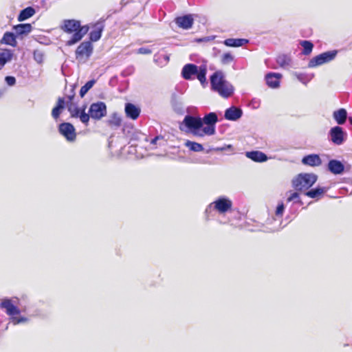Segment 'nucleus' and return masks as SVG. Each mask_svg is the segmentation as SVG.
<instances>
[{"label": "nucleus", "mask_w": 352, "mask_h": 352, "mask_svg": "<svg viewBox=\"0 0 352 352\" xmlns=\"http://www.w3.org/2000/svg\"><path fill=\"white\" fill-rule=\"evenodd\" d=\"M61 28L65 32L74 33L71 38L66 43L68 46L80 41L89 30L87 25L81 26L80 21L74 19L65 20Z\"/></svg>", "instance_id": "2"}, {"label": "nucleus", "mask_w": 352, "mask_h": 352, "mask_svg": "<svg viewBox=\"0 0 352 352\" xmlns=\"http://www.w3.org/2000/svg\"><path fill=\"white\" fill-rule=\"evenodd\" d=\"M122 122L121 118L117 114L114 113L110 120V124L116 126H120Z\"/></svg>", "instance_id": "37"}, {"label": "nucleus", "mask_w": 352, "mask_h": 352, "mask_svg": "<svg viewBox=\"0 0 352 352\" xmlns=\"http://www.w3.org/2000/svg\"><path fill=\"white\" fill-rule=\"evenodd\" d=\"M197 72H196L197 78L199 80L202 85H204L206 82V73L207 67L206 65H202L198 67Z\"/></svg>", "instance_id": "26"}, {"label": "nucleus", "mask_w": 352, "mask_h": 352, "mask_svg": "<svg viewBox=\"0 0 352 352\" xmlns=\"http://www.w3.org/2000/svg\"><path fill=\"white\" fill-rule=\"evenodd\" d=\"M12 57V54L10 50H4L0 51V69L9 62Z\"/></svg>", "instance_id": "27"}, {"label": "nucleus", "mask_w": 352, "mask_h": 352, "mask_svg": "<svg viewBox=\"0 0 352 352\" xmlns=\"http://www.w3.org/2000/svg\"><path fill=\"white\" fill-rule=\"evenodd\" d=\"M317 181V176L313 173L300 174L293 180V186L297 190H307Z\"/></svg>", "instance_id": "5"}, {"label": "nucleus", "mask_w": 352, "mask_h": 352, "mask_svg": "<svg viewBox=\"0 0 352 352\" xmlns=\"http://www.w3.org/2000/svg\"><path fill=\"white\" fill-rule=\"evenodd\" d=\"M201 119L202 126H204L202 131H204V133L206 135H214L215 133V124L218 121L217 115L214 112H211L205 115Z\"/></svg>", "instance_id": "7"}, {"label": "nucleus", "mask_w": 352, "mask_h": 352, "mask_svg": "<svg viewBox=\"0 0 352 352\" xmlns=\"http://www.w3.org/2000/svg\"><path fill=\"white\" fill-rule=\"evenodd\" d=\"M211 89L224 98L230 97L234 93V87L226 79L222 71L215 72L210 78Z\"/></svg>", "instance_id": "1"}, {"label": "nucleus", "mask_w": 352, "mask_h": 352, "mask_svg": "<svg viewBox=\"0 0 352 352\" xmlns=\"http://www.w3.org/2000/svg\"><path fill=\"white\" fill-rule=\"evenodd\" d=\"M299 195L298 192H292L287 198L288 201H298Z\"/></svg>", "instance_id": "44"}, {"label": "nucleus", "mask_w": 352, "mask_h": 352, "mask_svg": "<svg viewBox=\"0 0 352 352\" xmlns=\"http://www.w3.org/2000/svg\"><path fill=\"white\" fill-rule=\"evenodd\" d=\"M232 148L231 145H227L225 147H217V148H214V151H225L226 149H228V148Z\"/></svg>", "instance_id": "47"}, {"label": "nucleus", "mask_w": 352, "mask_h": 352, "mask_svg": "<svg viewBox=\"0 0 352 352\" xmlns=\"http://www.w3.org/2000/svg\"><path fill=\"white\" fill-rule=\"evenodd\" d=\"M232 208V200L226 196L217 197L214 201L210 203L206 208L205 214L208 217L210 213L216 211L219 214H225L231 210Z\"/></svg>", "instance_id": "4"}, {"label": "nucleus", "mask_w": 352, "mask_h": 352, "mask_svg": "<svg viewBox=\"0 0 352 352\" xmlns=\"http://www.w3.org/2000/svg\"><path fill=\"white\" fill-rule=\"evenodd\" d=\"M295 76L296 77V78L301 82H302L303 84L306 85L307 84V79H306V75L304 74H300V73H295L294 74Z\"/></svg>", "instance_id": "41"}, {"label": "nucleus", "mask_w": 352, "mask_h": 352, "mask_svg": "<svg viewBox=\"0 0 352 352\" xmlns=\"http://www.w3.org/2000/svg\"><path fill=\"white\" fill-rule=\"evenodd\" d=\"M234 60V56L230 53H225L221 56V63L223 65L230 64Z\"/></svg>", "instance_id": "36"}, {"label": "nucleus", "mask_w": 352, "mask_h": 352, "mask_svg": "<svg viewBox=\"0 0 352 352\" xmlns=\"http://www.w3.org/2000/svg\"><path fill=\"white\" fill-rule=\"evenodd\" d=\"M248 43L245 38H228L224 41V44L228 47H241Z\"/></svg>", "instance_id": "23"}, {"label": "nucleus", "mask_w": 352, "mask_h": 352, "mask_svg": "<svg viewBox=\"0 0 352 352\" xmlns=\"http://www.w3.org/2000/svg\"><path fill=\"white\" fill-rule=\"evenodd\" d=\"M74 98V96H68L69 104H67L68 111H69L71 116L72 118H74L76 115H78L82 110V108H79L77 107L76 104L72 102V99Z\"/></svg>", "instance_id": "29"}, {"label": "nucleus", "mask_w": 352, "mask_h": 352, "mask_svg": "<svg viewBox=\"0 0 352 352\" xmlns=\"http://www.w3.org/2000/svg\"><path fill=\"white\" fill-rule=\"evenodd\" d=\"M198 67L196 65L188 63L185 65L182 70V76L185 80H192V76L197 72Z\"/></svg>", "instance_id": "14"}, {"label": "nucleus", "mask_w": 352, "mask_h": 352, "mask_svg": "<svg viewBox=\"0 0 352 352\" xmlns=\"http://www.w3.org/2000/svg\"><path fill=\"white\" fill-rule=\"evenodd\" d=\"M5 80L9 86H13L16 83V79L13 76H6Z\"/></svg>", "instance_id": "43"}, {"label": "nucleus", "mask_w": 352, "mask_h": 352, "mask_svg": "<svg viewBox=\"0 0 352 352\" xmlns=\"http://www.w3.org/2000/svg\"><path fill=\"white\" fill-rule=\"evenodd\" d=\"M327 188L324 187H317L307 191L305 195L311 198L319 199L327 191Z\"/></svg>", "instance_id": "24"}, {"label": "nucleus", "mask_w": 352, "mask_h": 352, "mask_svg": "<svg viewBox=\"0 0 352 352\" xmlns=\"http://www.w3.org/2000/svg\"><path fill=\"white\" fill-rule=\"evenodd\" d=\"M96 83L95 80H91L85 83L84 86H82L80 90V95L82 98L88 91Z\"/></svg>", "instance_id": "34"}, {"label": "nucleus", "mask_w": 352, "mask_h": 352, "mask_svg": "<svg viewBox=\"0 0 352 352\" xmlns=\"http://www.w3.org/2000/svg\"><path fill=\"white\" fill-rule=\"evenodd\" d=\"M245 156L256 162H264L268 159L264 153L258 151L246 152Z\"/></svg>", "instance_id": "20"}, {"label": "nucleus", "mask_w": 352, "mask_h": 352, "mask_svg": "<svg viewBox=\"0 0 352 352\" xmlns=\"http://www.w3.org/2000/svg\"><path fill=\"white\" fill-rule=\"evenodd\" d=\"M3 94V91H0V96Z\"/></svg>", "instance_id": "51"}, {"label": "nucleus", "mask_w": 352, "mask_h": 352, "mask_svg": "<svg viewBox=\"0 0 352 352\" xmlns=\"http://www.w3.org/2000/svg\"><path fill=\"white\" fill-rule=\"evenodd\" d=\"M349 345V344H344V347H346V346H348Z\"/></svg>", "instance_id": "50"}, {"label": "nucleus", "mask_w": 352, "mask_h": 352, "mask_svg": "<svg viewBox=\"0 0 352 352\" xmlns=\"http://www.w3.org/2000/svg\"><path fill=\"white\" fill-rule=\"evenodd\" d=\"M301 46L303 47V54L305 55L309 54L314 47L313 44L309 41H302L300 43Z\"/></svg>", "instance_id": "35"}, {"label": "nucleus", "mask_w": 352, "mask_h": 352, "mask_svg": "<svg viewBox=\"0 0 352 352\" xmlns=\"http://www.w3.org/2000/svg\"><path fill=\"white\" fill-rule=\"evenodd\" d=\"M331 142L336 145H341L344 141L346 133L338 126L332 127L329 131Z\"/></svg>", "instance_id": "11"}, {"label": "nucleus", "mask_w": 352, "mask_h": 352, "mask_svg": "<svg viewBox=\"0 0 352 352\" xmlns=\"http://www.w3.org/2000/svg\"><path fill=\"white\" fill-rule=\"evenodd\" d=\"M35 13V10L32 7H28L23 10L21 11L19 15L18 16V21H25L30 17L32 16Z\"/></svg>", "instance_id": "28"}, {"label": "nucleus", "mask_w": 352, "mask_h": 352, "mask_svg": "<svg viewBox=\"0 0 352 352\" xmlns=\"http://www.w3.org/2000/svg\"><path fill=\"white\" fill-rule=\"evenodd\" d=\"M276 62L280 67L288 69L291 65L292 59L289 56L282 54L277 57Z\"/></svg>", "instance_id": "25"}, {"label": "nucleus", "mask_w": 352, "mask_h": 352, "mask_svg": "<svg viewBox=\"0 0 352 352\" xmlns=\"http://www.w3.org/2000/svg\"><path fill=\"white\" fill-rule=\"evenodd\" d=\"M138 53L140 54H151V50L146 47H140L138 50Z\"/></svg>", "instance_id": "45"}, {"label": "nucleus", "mask_w": 352, "mask_h": 352, "mask_svg": "<svg viewBox=\"0 0 352 352\" xmlns=\"http://www.w3.org/2000/svg\"><path fill=\"white\" fill-rule=\"evenodd\" d=\"M1 43L10 45L11 46H15L16 41L15 36L12 32H6L1 40Z\"/></svg>", "instance_id": "31"}, {"label": "nucleus", "mask_w": 352, "mask_h": 352, "mask_svg": "<svg viewBox=\"0 0 352 352\" xmlns=\"http://www.w3.org/2000/svg\"><path fill=\"white\" fill-rule=\"evenodd\" d=\"M243 114L241 109L232 106L225 111L224 117L228 120L236 121L239 120Z\"/></svg>", "instance_id": "13"}, {"label": "nucleus", "mask_w": 352, "mask_h": 352, "mask_svg": "<svg viewBox=\"0 0 352 352\" xmlns=\"http://www.w3.org/2000/svg\"><path fill=\"white\" fill-rule=\"evenodd\" d=\"M282 75L278 73H269L266 75V83L271 88H278Z\"/></svg>", "instance_id": "16"}, {"label": "nucleus", "mask_w": 352, "mask_h": 352, "mask_svg": "<svg viewBox=\"0 0 352 352\" xmlns=\"http://www.w3.org/2000/svg\"><path fill=\"white\" fill-rule=\"evenodd\" d=\"M285 210V206L283 203H279L276 207L275 214L277 217H281Z\"/></svg>", "instance_id": "40"}, {"label": "nucleus", "mask_w": 352, "mask_h": 352, "mask_svg": "<svg viewBox=\"0 0 352 352\" xmlns=\"http://www.w3.org/2000/svg\"><path fill=\"white\" fill-rule=\"evenodd\" d=\"M60 133L69 142H74L76 140V133L74 126L69 122H64L59 125Z\"/></svg>", "instance_id": "10"}, {"label": "nucleus", "mask_w": 352, "mask_h": 352, "mask_svg": "<svg viewBox=\"0 0 352 352\" xmlns=\"http://www.w3.org/2000/svg\"><path fill=\"white\" fill-rule=\"evenodd\" d=\"M85 109H86V107L84 106L82 107V110L78 115H76L74 118H79L80 120L83 124H85V125H87L91 116H90L89 113H87L85 112Z\"/></svg>", "instance_id": "33"}, {"label": "nucleus", "mask_w": 352, "mask_h": 352, "mask_svg": "<svg viewBox=\"0 0 352 352\" xmlns=\"http://www.w3.org/2000/svg\"><path fill=\"white\" fill-rule=\"evenodd\" d=\"M333 118L338 124H343L347 118V112L344 109H340L333 112Z\"/></svg>", "instance_id": "22"}, {"label": "nucleus", "mask_w": 352, "mask_h": 352, "mask_svg": "<svg viewBox=\"0 0 352 352\" xmlns=\"http://www.w3.org/2000/svg\"><path fill=\"white\" fill-rule=\"evenodd\" d=\"M93 52V45L90 41L82 42L76 50V57L79 61H86Z\"/></svg>", "instance_id": "8"}, {"label": "nucleus", "mask_w": 352, "mask_h": 352, "mask_svg": "<svg viewBox=\"0 0 352 352\" xmlns=\"http://www.w3.org/2000/svg\"><path fill=\"white\" fill-rule=\"evenodd\" d=\"M34 58L37 63H42L43 60V55L41 51L35 50L34 52Z\"/></svg>", "instance_id": "39"}, {"label": "nucleus", "mask_w": 352, "mask_h": 352, "mask_svg": "<svg viewBox=\"0 0 352 352\" xmlns=\"http://www.w3.org/2000/svg\"><path fill=\"white\" fill-rule=\"evenodd\" d=\"M26 321H27V318L25 317H17V316H13L11 318V322L14 324H20L22 322H25Z\"/></svg>", "instance_id": "38"}, {"label": "nucleus", "mask_w": 352, "mask_h": 352, "mask_svg": "<svg viewBox=\"0 0 352 352\" xmlns=\"http://www.w3.org/2000/svg\"><path fill=\"white\" fill-rule=\"evenodd\" d=\"M184 145L188 148L190 151L194 152H200L204 150L203 146L197 142H192L190 140L186 141Z\"/></svg>", "instance_id": "32"}, {"label": "nucleus", "mask_w": 352, "mask_h": 352, "mask_svg": "<svg viewBox=\"0 0 352 352\" xmlns=\"http://www.w3.org/2000/svg\"><path fill=\"white\" fill-rule=\"evenodd\" d=\"M158 139H159V137H158V136L155 137V138H153V139L151 140V143L152 144H156V142H157V141L158 140Z\"/></svg>", "instance_id": "48"}, {"label": "nucleus", "mask_w": 352, "mask_h": 352, "mask_svg": "<svg viewBox=\"0 0 352 352\" xmlns=\"http://www.w3.org/2000/svg\"><path fill=\"white\" fill-rule=\"evenodd\" d=\"M124 111L126 116L132 120H136L140 113V109L132 103H126Z\"/></svg>", "instance_id": "17"}, {"label": "nucleus", "mask_w": 352, "mask_h": 352, "mask_svg": "<svg viewBox=\"0 0 352 352\" xmlns=\"http://www.w3.org/2000/svg\"><path fill=\"white\" fill-rule=\"evenodd\" d=\"M337 54V50H331L323 52L310 59L308 63V67L310 68H314L328 63L335 59Z\"/></svg>", "instance_id": "6"}, {"label": "nucleus", "mask_w": 352, "mask_h": 352, "mask_svg": "<svg viewBox=\"0 0 352 352\" xmlns=\"http://www.w3.org/2000/svg\"><path fill=\"white\" fill-rule=\"evenodd\" d=\"M328 168L332 173L339 175L343 173L344 166L340 161L331 160L329 162Z\"/></svg>", "instance_id": "21"}, {"label": "nucleus", "mask_w": 352, "mask_h": 352, "mask_svg": "<svg viewBox=\"0 0 352 352\" xmlns=\"http://www.w3.org/2000/svg\"><path fill=\"white\" fill-rule=\"evenodd\" d=\"M89 113L91 118L100 120L107 114L106 104L102 102H98L91 104Z\"/></svg>", "instance_id": "9"}, {"label": "nucleus", "mask_w": 352, "mask_h": 352, "mask_svg": "<svg viewBox=\"0 0 352 352\" xmlns=\"http://www.w3.org/2000/svg\"><path fill=\"white\" fill-rule=\"evenodd\" d=\"M202 119L199 117H195L187 115L179 125L182 131L190 132L195 136L204 137L206 135L203 131Z\"/></svg>", "instance_id": "3"}, {"label": "nucleus", "mask_w": 352, "mask_h": 352, "mask_svg": "<svg viewBox=\"0 0 352 352\" xmlns=\"http://www.w3.org/2000/svg\"><path fill=\"white\" fill-rule=\"evenodd\" d=\"M0 307L6 310L8 315L12 317L20 314V310L15 305H13L11 300L4 299L0 303Z\"/></svg>", "instance_id": "12"}, {"label": "nucleus", "mask_w": 352, "mask_h": 352, "mask_svg": "<svg viewBox=\"0 0 352 352\" xmlns=\"http://www.w3.org/2000/svg\"><path fill=\"white\" fill-rule=\"evenodd\" d=\"M65 104V101L63 98H59L56 107H60V109H63Z\"/></svg>", "instance_id": "46"}, {"label": "nucleus", "mask_w": 352, "mask_h": 352, "mask_svg": "<svg viewBox=\"0 0 352 352\" xmlns=\"http://www.w3.org/2000/svg\"><path fill=\"white\" fill-rule=\"evenodd\" d=\"M104 29L102 22H98L94 25V28L89 34L90 40L93 42L98 41L102 35Z\"/></svg>", "instance_id": "18"}, {"label": "nucleus", "mask_w": 352, "mask_h": 352, "mask_svg": "<svg viewBox=\"0 0 352 352\" xmlns=\"http://www.w3.org/2000/svg\"><path fill=\"white\" fill-rule=\"evenodd\" d=\"M302 163L310 166H318L322 164V160L318 155L311 154L305 156L302 160Z\"/></svg>", "instance_id": "19"}, {"label": "nucleus", "mask_w": 352, "mask_h": 352, "mask_svg": "<svg viewBox=\"0 0 352 352\" xmlns=\"http://www.w3.org/2000/svg\"><path fill=\"white\" fill-rule=\"evenodd\" d=\"M61 110L62 109H60V107H55L52 109V116H53V118L56 119L59 116Z\"/></svg>", "instance_id": "42"}, {"label": "nucleus", "mask_w": 352, "mask_h": 352, "mask_svg": "<svg viewBox=\"0 0 352 352\" xmlns=\"http://www.w3.org/2000/svg\"><path fill=\"white\" fill-rule=\"evenodd\" d=\"M14 30L19 35L25 34L31 32L32 25L29 23L19 24L14 26Z\"/></svg>", "instance_id": "30"}, {"label": "nucleus", "mask_w": 352, "mask_h": 352, "mask_svg": "<svg viewBox=\"0 0 352 352\" xmlns=\"http://www.w3.org/2000/svg\"><path fill=\"white\" fill-rule=\"evenodd\" d=\"M176 24L185 30L190 29L193 24V19L191 15H184L175 19Z\"/></svg>", "instance_id": "15"}, {"label": "nucleus", "mask_w": 352, "mask_h": 352, "mask_svg": "<svg viewBox=\"0 0 352 352\" xmlns=\"http://www.w3.org/2000/svg\"><path fill=\"white\" fill-rule=\"evenodd\" d=\"M349 121H350L351 124H352V117L349 118Z\"/></svg>", "instance_id": "49"}]
</instances>
